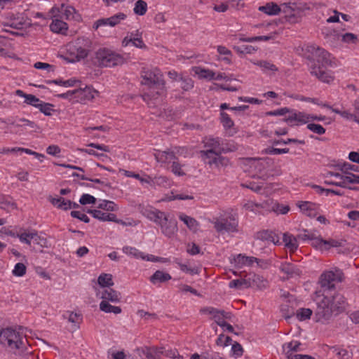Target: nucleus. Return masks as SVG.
Masks as SVG:
<instances>
[{
	"mask_svg": "<svg viewBox=\"0 0 359 359\" xmlns=\"http://www.w3.org/2000/svg\"><path fill=\"white\" fill-rule=\"evenodd\" d=\"M33 241L35 244L45 248H48L50 244L46 238L40 236L36 231H34Z\"/></svg>",
	"mask_w": 359,
	"mask_h": 359,
	"instance_id": "obj_40",
	"label": "nucleus"
},
{
	"mask_svg": "<svg viewBox=\"0 0 359 359\" xmlns=\"http://www.w3.org/2000/svg\"><path fill=\"white\" fill-rule=\"evenodd\" d=\"M348 184H359V175L353 173H347V177L345 179Z\"/></svg>",
	"mask_w": 359,
	"mask_h": 359,
	"instance_id": "obj_64",
	"label": "nucleus"
},
{
	"mask_svg": "<svg viewBox=\"0 0 359 359\" xmlns=\"http://www.w3.org/2000/svg\"><path fill=\"white\" fill-rule=\"evenodd\" d=\"M205 147H208L207 150H212L213 152L222 153L227 151H233L236 150V147L233 145L232 147L224 149L221 147L219 140L218 138H210L205 142Z\"/></svg>",
	"mask_w": 359,
	"mask_h": 359,
	"instance_id": "obj_15",
	"label": "nucleus"
},
{
	"mask_svg": "<svg viewBox=\"0 0 359 359\" xmlns=\"http://www.w3.org/2000/svg\"><path fill=\"white\" fill-rule=\"evenodd\" d=\"M100 309L102 311L105 313H113L115 314H118L121 312V309L119 306H112L109 302L102 301L100 304Z\"/></svg>",
	"mask_w": 359,
	"mask_h": 359,
	"instance_id": "obj_34",
	"label": "nucleus"
},
{
	"mask_svg": "<svg viewBox=\"0 0 359 359\" xmlns=\"http://www.w3.org/2000/svg\"><path fill=\"white\" fill-rule=\"evenodd\" d=\"M281 311L283 312V317L285 319H289L291 317L296 315V312L294 311V310L293 309H290V306L287 304H283L282 306Z\"/></svg>",
	"mask_w": 359,
	"mask_h": 359,
	"instance_id": "obj_48",
	"label": "nucleus"
},
{
	"mask_svg": "<svg viewBox=\"0 0 359 359\" xmlns=\"http://www.w3.org/2000/svg\"><path fill=\"white\" fill-rule=\"evenodd\" d=\"M200 312L203 314L210 315L212 319L219 325L222 323V316L220 314L221 310L215 309L214 307L208 306L201 309Z\"/></svg>",
	"mask_w": 359,
	"mask_h": 359,
	"instance_id": "obj_21",
	"label": "nucleus"
},
{
	"mask_svg": "<svg viewBox=\"0 0 359 359\" xmlns=\"http://www.w3.org/2000/svg\"><path fill=\"white\" fill-rule=\"evenodd\" d=\"M71 216L74 218H77V219H80L81 221L84 222L85 223H88L90 221L89 218L88 217V216L86 215H85L84 213H81L79 211H76V210L72 211Z\"/></svg>",
	"mask_w": 359,
	"mask_h": 359,
	"instance_id": "obj_58",
	"label": "nucleus"
},
{
	"mask_svg": "<svg viewBox=\"0 0 359 359\" xmlns=\"http://www.w3.org/2000/svg\"><path fill=\"white\" fill-rule=\"evenodd\" d=\"M126 18V15L123 13H119L110 18H102L95 21L93 25L95 30L98 31L99 34H104L106 32V27H115L118 25L122 20Z\"/></svg>",
	"mask_w": 359,
	"mask_h": 359,
	"instance_id": "obj_6",
	"label": "nucleus"
},
{
	"mask_svg": "<svg viewBox=\"0 0 359 359\" xmlns=\"http://www.w3.org/2000/svg\"><path fill=\"white\" fill-rule=\"evenodd\" d=\"M50 30L55 33L65 34L68 27L67 24L60 19L55 18L50 25Z\"/></svg>",
	"mask_w": 359,
	"mask_h": 359,
	"instance_id": "obj_22",
	"label": "nucleus"
},
{
	"mask_svg": "<svg viewBox=\"0 0 359 359\" xmlns=\"http://www.w3.org/2000/svg\"><path fill=\"white\" fill-rule=\"evenodd\" d=\"M161 232L168 237L172 236L177 231V222L166 217L160 225Z\"/></svg>",
	"mask_w": 359,
	"mask_h": 359,
	"instance_id": "obj_14",
	"label": "nucleus"
},
{
	"mask_svg": "<svg viewBox=\"0 0 359 359\" xmlns=\"http://www.w3.org/2000/svg\"><path fill=\"white\" fill-rule=\"evenodd\" d=\"M79 202L81 205L94 204L96 202V198L91 195L85 194L81 196Z\"/></svg>",
	"mask_w": 359,
	"mask_h": 359,
	"instance_id": "obj_55",
	"label": "nucleus"
},
{
	"mask_svg": "<svg viewBox=\"0 0 359 359\" xmlns=\"http://www.w3.org/2000/svg\"><path fill=\"white\" fill-rule=\"evenodd\" d=\"M306 54L310 61L311 73L323 82L329 83L332 81L334 76L327 69L328 66L332 65L330 54L324 49L314 46H309Z\"/></svg>",
	"mask_w": 359,
	"mask_h": 359,
	"instance_id": "obj_1",
	"label": "nucleus"
},
{
	"mask_svg": "<svg viewBox=\"0 0 359 359\" xmlns=\"http://www.w3.org/2000/svg\"><path fill=\"white\" fill-rule=\"evenodd\" d=\"M95 63L101 67H114L124 63V58L111 50L102 48L95 53Z\"/></svg>",
	"mask_w": 359,
	"mask_h": 359,
	"instance_id": "obj_3",
	"label": "nucleus"
},
{
	"mask_svg": "<svg viewBox=\"0 0 359 359\" xmlns=\"http://www.w3.org/2000/svg\"><path fill=\"white\" fill-rule=\"evenodd\" d=\"M121 293L112 288H107L102 292L101 298L102 301L111 302L117 303L120 302Z\"/></svg>",
	"mask_w": 359,
	"mask_h": 359,
	"instance_id": "obj_19",
	"label": "nucleus"
},
{
	"mask_svg": "<svg viewBox=\"0 0 359 359\" xmlns=\"http://www.w3.org/2000/svg\"><path fill=\"white\" fill-rule=\"evenodd\" d=\"M76 98H78L80 102L85 103L94 99L95 94H97L98 91L93 88L91 86H85V87L79 86L75 90Z\"/></svg>",
	"mask_w": 359,
	"mask_h": 359,
	"instance_id": "obj_13",
	"label": "nucleus"
},
{
	"mask_svg": "<svg viewBox=\"0 0 359 359\" xmlns=\"http://www.w3.org/2000/svg\"><path fill=\"white\" fill-rule=\"evenodd\" d=\"M249 287H250V281L244 278L233 280L229 283V287L231 288L241 290Z\"/></svg>",
	"mask_w": 359,
	"mask_h": 359,
	"instance_id": "obj_36",
	"label": "nucleus"
},
{
	"mask_svg": "<svg viewBox=\"0 0 359 359\" xmlns=\"http://www.w3.org/2000/svg\"><path fill=\"white\" fill-rule=\"evenodd\" d=\"M179 218L187 225L189 230L192 231L193 232L197 231L199 223L194 218L187 216L184 214H181L179 216Z\"/></svg>",
	"mask_w": 359,
	"mask_h": 359,
	"instance_id": "obj_27",
	"label": "nucleus"
},
{
	"mask_svg": "<svg viewBox=\"0 0 359 359\" xmlns=\"http://www.w3.org/2000/svg\"><path fill=\"white\" fill-rule=\"evenodd\" d=\"M0 343L11 349H20L22 345L20 334L10 327L0 331Z\"/></svg>",
	"mask_w": 359,
	"mask_h": 359,
	"instance_id": "obj_4",
	"label": "nucleus"
},
{
	"mask_svg": "<svg viewBox=\"0 0 359 359\" xmlns=\"http://www.w3.org/2000/svg\"><path fill=\"white\" fill-rule=\"evenodd\" d=\"M187 252L192 255H197L200 253V248L196 243H192L188 245Z\"/></svg>",
	"mask_w": 359,
	"mask_h": 359,
	"instance_id": "obj_63",
	"label": "nucleus"
},
{
	"mask_svg": "<svg viewBox=\"0 0 359 359\" xmlns=\"http://www.w3.org/2000/svg\"><path fill=\"white\" fill-rule=\"evenodd\" d=\"M171 169L172 172L175 175H177L179 176L185 175V173L182 170V165L178 162L173 161Z\"/></svg>",
	"mask_w": 359,
	"mask_h": 359,
	"instance_id": "obj_60",
	"label": "nucleus"
},
{
	"mask_svg": "<svg viewBox=\"0 0 359 359\" xmlns=\"http://www.w3.org/2000/svg\"><path fill=\"white\" fill-rule=\"evenodd\" d=\"M87 212L91 214L93 216V217L99 220L106 221V215L107 213L102 212V211L97 210H88Z\"/></svg>",
	"mask_w": 359,
	"mask_h": 359,
	"instance_id": "obj_56",
	"label": "nucleus"
},
{
	"mask_svg": "<svg viewBox=\"0 0 359 359\" xmlns=\"http://www.w3.org/2000/svg\"><path fill=\"white\" fill-rule=\"evenodd\" d=\"M328 175L334 176L337 179L335 186H338L343 188H347L349 189H355V188L349 187L348 185V182L345 180V179L347 177V175H341L339 172L329 171L327 172V176Z\"/></svg>",
	"mask_w": 359,
	"mask_h": 359,
	"instance_id": "obj_23",
	"label": "nucleus"
},
{
	"mask_svg": "<svg viewBox=\"0 0 359 359\" xmlns=\"http://www.w3.org/2000/svg\"><path fill=\"white\" fill-rule=\"evenodd\" d=\"M255 262L259 264L262 261L254 257H247L242 255H238L235 259L236 264L239 268L243 265L251 266Z\"/></svg>",
	"mask_w": 359,
	"mask_h": 359,
	"instance_id": "obj_24",
	"label": "nucleus"
},
{
	"mask_svg": "<svg viewBox=\"0 0 359 359\" xmlns=\"http://www.w3.org/2000/svg\"><path fill=\"white\" fill-rule=\"evenodd\" d=\"M82 41L83 43L81 42L80 39H78L75 45H69L68 50L77 61L86 57L90 50L91 42L88 39H82Z\"/></svg>",
	"mask_w": 359,
	"mask_h": 359,
	"instance_id": "obj_7",
	"label": "nucleus"
},
{
	"mask_svg": "<svg viewBox=\"0 0 359 359\" xmlns=\"http://www.w3.org/2000/svg\"><path fill=\"white\" fill-rule=\"evenodd\" d=\"M147 11V4L143 0L136 1L134 7V13L139 15H144Z\"/></svg>",
	"mask_w": 359,
	"mask_h": 359,
	"instance_id": "obj_38",
	"label": "nucleus"
},
{
	"mask_svg": "<svg viewBox=\"0 0 359 359\" xmlns=\"http://www.w3.org/2000/svg\"><path fill=\"white\" fill-rule=\"evenodd\" d=\"M154 348L151 347H143L137 348L136 352L139 356L144 355L147 359H158L156 355L154 354Z\"/></svg>",
	"mask_w": 359,
	"mask_h": 359,
	"instance_id": "obj_37",
	"label": "nucleus"
},
{
	"mask_svg": "<svg viewBox=\"0 0 359 359\" xmlns=\"http://www.w3.org/2000/svg\"><path fill=\"white\" fill-rule=\"evenodd\" d=\"M233 353L236 356H241L243 353V348L238 342H234L231 348Z\"/></svg>",
	"mask_w": 359,
	"mask_h": 359,
	"instance_id": "obj_62",
	"label": "nucleus"
},
{
	"mask_svg": "<svg viewBox=\"0 0 359 359\" xmlns=\"http://www.w3.org/2000/svg\"><path fill=\"white\" fill-rule=\"evenodd\" d=\"M170 279H171V276L169 273H165L160 270L156 271L150 277V281L154 284L156 283L157 282L164 283Z\"/></svg>",
	"mask_w": 359,
	"mask_h": 359,
	"instance_id": "obj_28",
	"label": "nucleus"
},
{
	"mask_svg": "<svg viewBox=\"0 0 359 359\" xmlns=\"http://www.w3.org/2000/svg\"><path fill=\"white\" fill-rule=\"evenodd\" d=\"M46 151L50 155L57 156L61 152V149L57 145L53 144L47 147Z\"/></svg>",
	"mask_w": 359,
	"mask_h": 359,
	"instance_id": "obj_61",
	"label": "nucleus"
},
{
	"mask_svg": "<svg viewBox=\"0 0 359 359\" xmlns=\"http://www.w3.org/2000/svg\"><path fill=\"white\" fill-rule=\"evenodd\" d=\"M9 26L12 28L16 29H21L24 27H30L32 26L31 22H28L26 20H24L23 18L17 22H13Z\"/></svg>",
	"mask_w": 359,
	"mask_h": 359,
	"instance_id": "obj_50",
	"label": "nucleus"
},
{
	"mask_svg": "<svg viewBox=\"0 0 359 359\" xmlns=\"http://www.w3.org/2000/svg\"><path fill=\"white\" fill-rule=\"evenodd\" d=\"M279 269L286 275L285 278H290L294 276H299L301 273L300 270L295 265L289 262L282 263Z\"/></svg>",
	"mask_w": 359,
	"mask_h": 359,
	"instance_id": "obj_18",
	"label": "nucleus"
},
{
	"mask_svg": "<svg viewBox=\"0 0 359 359\" xmlns=\"http://www.w3.org/2000/svg\"><path fill=\"white\" fill-rule=\"evenodd\" d=\"M26 266L23 263H18L13 270V273L15 276H22L26 273Z\"/></svg>",
	"mask_w": 359,
	"mask_h": 359,
	"instance_id": "obj_47",
	"label": "nucleus"
},
{
	"mask_svg": "<svg viewBox=\"0 0 359 359\" xmlns=\"http://www.w3.org/2000/svg\"><path fill=\"white\" fill-rule=\"evenodd\" d=\"M238 222L233 217L221 219H217L214 222V227L217 232H237L238 231Z\"/></svg>",
	"mask_w": 359,
	"mask_h": 359,
	"instance_id": "obj_11",
	"label": "nucleus"
},
{
	"mask_svg": "<svg viewBox=\"0 0 359 359\" xmlns=\"http://www.w3.org/2000/svg\"><path fill=\"white\" fill-rule=\"evenodd\" d=\"M336 167L338 168L339 170H341L342 172H344L346 175H347V173H350L348 172L349 170H354V171L358 170H357L358 167L356 165H351L348 163H344L341 165L338 164L336 165Z\"/></svg>",
	"mask_w": 359,
	"mask_h": 359,
	"instance_id": "obj_46",
	"label": "nucleus"
},
{
	"mask_svg": "<svg viewBox=\"0 0 359 359\" xmlns=\"http://www.w3.org/2000/svg\"><path fill=\"white\" fill-rule=\"evenodd\" d=\"M283 239L285 247L287 248L291 252H294L297 249V237L295 238L292 235L285 233L283 234Z\"/></svg>",
	"mask_w": 359,
	"mask_h": 359,
	"instance_id": "obj_26",
	"label": "nucleus"
},
{
	"mask_svg": "<svg viewBox=\"0 0 359 359\" xmlns=\"http://www.w3.org/2000/svg\"><path fill=\"white\" fill-rule=\"evenodd\" d=\"M123 251L125 253H126V254H129V255H133L135 258L140 257L142 259H146L145 255L143 252H140L138 250H137L135 248L125 247V248H123Z\"/></svg>",
	"mask_w": 359,
	"mask_h": 359,
	"instance_id": "obj_42",
	"label": "nucleus"
},
{
	"mask_svg": "<svg viewBox=\"0 0 359 359\" xmlns=\"http://www.w3.org/2000/svg\"><path fill=\"white\" fill-rule=\"evenodd\" d=\"M176 87L181 88L184 91H188L194 87V81L190 78L180 76L177 79Z\"/></svg>",
	"mask_w": 359,
	"mask_h": 359,
	"instance_id": "obj_32",
	"label": "nucleus"
},
{
	"mask_svg": "<svg viewBox=\"0 0 359 359\" xmlns=\"http://www.w3.org/2000/svg\"><path fill=\"white\" fill-rule=\"evenodd\" d=\"M255 238L257 240L262 241H266L267 243H273V244H278L279 243V237L278 235H276L274 232L269 231V230H262L260 231H258L256 234Z\"/></svg>",
	"mask_w": 359,
	"mask_h": 359,
	"instance_id": "obj_16",
	"label": "nucleus"
},
{
	"mask_svg": "<svg viewBox=\"0 0 359 359\" xmlns=\"http://www.w3.org/2000/svg\"><path fill=\"white\" fill-rule=\"evenodd\" d=\"M243 208L245 210L251 212L252 215H256L260 212L259 210L262 208L263 206L262 204L255 203L252 201H248L243 205Z\"/></svg>",
	"mask_w": 359,
	"mask_h": 359,
	"instance_id": "obj_39",
	"label": "nucleus"
},
{
	"mask_svg": "<svg viewBox=\"0 0 359 359\" xmlns=\"http://www.w3.org/2000/svg\"><path fill=\"white\" fill-rule=\"evenodd\" d=\"M276 116H283L288 113V116L284 118V121L290 126L306 123H308L309 119V116L307 114L303 112H294L287 107L279 109L276 110Z\"/></svg>",
	"mask_w": 359,
	"mask_h": 359,
	"instance_id": "obj_5",
	"label": "nucleus"
},
{
	"mask_svg": "<svg viewBox=\"0 0 359 359\" xmlns=\"http://www.w3.org/2000/svg\"><path fill=\"white\" fill-rule=\"evenodd\" d=\"M323 296L330 301V306L334 311L335 315H338L345 311L348 303L341 293L334 292L333 294L330 292Z\"/></svg>",
	"mask_w": 359,
	"mask_h": 359,
	"instance_id": "obj_8",
	"label": "nucleus"
},
{
	"mask_svg": "<svg viewBox=\"0 0 359 359\" xmlns=\"http://www.w3.org/2000/svg\"><path fill=\"white\" fill-rule=\"evenodd\" d=\"M317 321L325 322L331 319L334 311L330 306V301L323 296V298L317 302V308L315 311Z\"/></svg>",
	"mask_w": 359,
	"mask_h": 359,
	"instance_id": "obj_9",
	"label": "nucleus"
},
{
	"mask_svg": "<svg viewBox=\"0 0 359 359\" xmlns=\"http://www.w3.org/2000/svg\"><path fill=\"white\" fill-rule=\"evenodd\" d=\"M69 322L72 323H81L82 321V317L80 313L70 312L68 317Z\"/></svg>",
	"mask_w": 359,
	"mask_h": 359,
	"instance_id": "obj_59",
	"label": "nucleus"
},
{
	"mask_svg": "<svg viewBox=\"0 0 359 359\" xmlns=\"http://www.w3.org/2000/svg\"><path fill=\"white\" fill-rule=\"evenodd\" d=\"M335 280L336 275L332 271H326L320 276L319 283L322 288V295L332 292L334 288V282Z\"/></svg>",
	"mask_w": 359,
	"mask_h": 359,
	"instance_id": "obj_12",
	"label": "nucleus"
},
{
	"mask_svg": "<svg viewBox=\"0 0 359 359\" xmlns=\"http://www.w3.org/2000/svg\"><path fill=\"white\" fill-rule=\"evenodd\" d=\"M97 208L107 211L117 210L116 204L113 201H103L102 203L99 204Z\"/></svg>",
	"mask_w": 359,
	"mask_h": 359,
	"instance_id": "obj_44",
	"label": "nucleus"
},
{
	"mask_svg": "<svg viewBox=\"0 0 359 359\" xmlns=\"http://www.w3.org/2000/svg\"><path fill=\"white\" fill-rule=\"evenodd\" d=\"M221 121L225 128H230L233 126V121L231 119L229 116L225 113H221Z\"/></svg>",
	"mask_w": 359,
	"mask_h": 359,
	"instance_id": "obj_54",
	"label": "nucleus"
},
{
	"mask_svg": "<svg viewBox=\"0 0 359 359\" xmlns=\"http://www.w3.org/2000/svg\"><path fill=\"white\" fill-rule=\"evenodd\" d=\"M142 84L146 86L142 97L147 99H156L165 93V81L163 74L158 69L144 71L142 73Z\"/></svg>",
	"mask_w": 359,
	"mask_h": 359,
	"instance_id": "obj_2",
	"label": "nucleus"
},
{
	"mask_svg": "<svg viewBox=\"0 0 359 359\" xmlns=\"http://www.w3.org/2000/svg\"><path fill=\"white\" fill-rule=\"evenodd\" d=\"M145 215L148 219L154 222L158 225L162 224L163 219H165L166 217L168 215L164 212L160 211L158 210H146Z\"/></svg>",
	"mask_w": 359,
	"mask_h": 359,
	"instance_id": "obj_20",
	"label": "nucleus"
},
{
	"mask_svg": "<svg viewBox=\"0 0 359 359\" xmlns=\"http://www.w3.org/2000/svg\"><path fill=\"white\" fill-rule=\"evenodd\" d=\"M50 201L51 203L56 206L57 208L67 210L70 208H77L79 207V205L76 203L72 202L71 201H66L62 197L58 198H50Z\"/></svg>",
	"mask_w": 359,
	"mask_h": 359,
	"instance_id": "obj_17",
	"label": "nucleus"
},
{
	"mask_svg": "<svg viewBox=\"0 0 359 359\" xmlns=\"http://www.w3.org/2000/svg\"><path fill=\"white\" fill-rule=\"evenodd\" d=\"M139 36H140V35L138 34V31H137L136 34L131 33V39H133L131 43L135 47L142 48L145 47V45L141 38L139 37Z\"/></svg>",
	"mask_w": 359,
	"mask_h": 359,
	"instance_id": "obj_49",
	"label": "nucleus"
},
{
	"mask_svg": "<svg viewBox=\"0 0 359 359\" xmlns=\"http://www.w3.org/2000/svg\"><path fill=\"white\" fill-rule=\"evenodd\" d=\"M155 158L158 162L167 163L177 158L173 151H159L154 154Z\"/></svg>",
	"mask_w": 359,
	"mask_h": 359,
	"instance_id": "obj_25",
	"label": "nucleus"
},
{
	"mask_svg": "<svg viewBox=\"0 0 359 359\" xmlns=\"http://www.w3.org/2000/svg\"><path fill=\"white\" fill-rule=\"evenodd\" d=\"M98 284L103 287L110 288L111 286L114 285L112 280V276L108 273H102L97 279Z\"/></svg>",
	"mask_w": 359,
	"mask_h": 359,
	"instance_id": "obj_35",
	"label": "nucleus"
},
{
	"mask_svg": "<svg viewBox=\"0 0 359 359\" xmlns=\"http://www.w3.org/2000/svg\"><path fill=\"white\" fill-rule=\"evenodd\" d=\"M255 64L263 69L270 70L272 72H276L278 70V68L276 67L275 65L265 60L259 61Z\"/></svg>",
	"mask_w": 359,
	"mask_h": 359,
	"instance_id": "obj_53",
	"label": "nucleus"
},
{
	"mask_svg": "<svg viewBox=\"0 0 359 359\" xmlns=\"http://www.w3.org/2000/svg\"><path fill=\"white\" fill-rule=\"evenodd\" d=\"M18 238L20 241L22 243H25L27 245L31 244V241H33L34 238V232L27 233L24 232L18 235Z\"/></svg>",
	"mask_w": 359,
	"mask_h": 359,
	"instance_id": "obj_52",
	"label": "nucleus"
},
{
	"mask_svg": "<svg viewBox=\"0 0 359 359\" xmlns=\"http://www.w3.org/2000/svg\"><path fill=\"white\" fill-rule=\"evenodd\" d=\"M201 156L208 159L210 165H215L216 168L226 167L229 163V158L221 156V153L213 152L212 150L201 151Z\"/></svg>",
	"mask_w": 359,
	"mask_h": 359,
	"instance_id": "obj_10",
	"label": "nucleus"
},
{
	"mask_svg": "<svg viewBox=\"0 0 359 359\" xmlns=\"http://www.w3.org/2000/svg\"><path fill=\"white\" fill-rule=\"evenodd\" d=\"M259 10L270 15H277L281 11L280 7L273 2L267 3L265 6H260Z\"/></svg>",
	"mask_w": 359,
	"mask_h": 359,
	"instance_id": "obj_30",
	"label": "nucleus"
},
{
	"mask_svg": "<svg viewBox=\"0 0 359 359\" xmlns=\"http://www.w3.org/2000/svg\"><path fill=\"white\" fill-rule=\"evenodd\" d=\"M53 105L49 103H45L40 101L39 104H37V108L46 116L51 115V111H53Z\"/></svg>",
	"mask_w": 359,
	"mask_h": 359,
	"instance_id": "obj_45",
	"label": "nucleus"
},
{
	"mask_svg": "<svg viewBox=\"0 0 359 359\" xmlns=\"http://www.w3.org/2000/svg\"><path fill=\"white\" fill-rule=\"evenodd\" d=\"M307 128L318 135H323L325 133V129L320 124L309 123Z\"/></svg>",
	"mask_w": 359,
	"mask_h": 359,
	"instance_id": "obj_51",
	"label": "nucleus"
},
{
	"mask_svg": "<svg viewBox=\"0 0 359 359\" xmlns=\"http://www.w3.org/2000/svg\"><path fill=\"white\" fill-rule=\"evenodd\" d=\"M332 111H334L336 114H340L344 118L353 120L354 121L358 123V117L356 116V113L355 110L353 113H349L347 111H340L337 109H332Z\"/></svg>",
	"mask_w": 359,
	"mask_h": 359,
	"instance_id": "obj_43",
	"label": "nucleus"
},
{
	"mask_svg": "<svg viewBox=\"0 0 359 359\" xmlns=\"http://www.w3.org/2000/svg\"><path fill=\"white\" fill-rule=\"evenodd\" d=\"M238 53H252L256 50V49L252 46H243L242 47L234 46L233 48Z\"/></svg>",
	"mask_w": 359,
	"mask_h": 359,
	"instance_id": "obj_57",
	"label": "nucleus"
},
{
	"mask_svg": "<svg viewBox=\"0 0 359 359\" xmlns=\"http://www.w3.org/2000/svg\"><path fill=\"white\" fill-rule=\"evenodd\" d=\"M194 71L199 78L206 79L208 80L215 79V73L212 70L203 69L200 67H196L194 68Z\"/></svg>",
	"mask_w": 359,
	"mask_h": 359,
	"instance_id": "obj_31",
	"label": "nucleus"
},
{
	"mask_svg": "<svg viewBox=\"0 0 359 359\" xmlns=\"http://www.w3.org/2000/svg\"><path fill=\"white\" fill-rule=\"evenodd\" d=\"M312 314V311L310 309H299L296 311L297 318L299 320H305L310 318Z\"/></svg>",
	"mask_w": 359,
	"mask_h": 359,
	"instance_id": "obj_41",
	"label": "nucleus"
},
{
	"mask_svg": "<svg viewBox=\"0 0 359 359\" xmlns=\"http://www.w3.org/2000/svg\"><path fill=\"white\" fill-rule=\"evenodd\" d=\"M16 95L24 97L25 102L31 104L34 107H37V104H39L40 100L39 98H37L35 95H31V94H26L21 90H17L15 92Z\"/></svg>",
	"mask_w": 359,
	"mask_h": 359,
	"instance_id": "obj_29",
	"label": "nucleus"
},
{
	"mask_svg": "<svg viewBox=\"0 0 359 359\" xmlns=\"http://www.w3.org/2000/svg\"><path fill=\"white\" fill-rule=\"evenodd\" d=\"M19 122L20 123L16 124L17 127H23L27 126L29 127L32 132L34 133H40L41 128L39 125H37L35 122L32 121L30 120L26 119L25 118H21L19 119Z\"/></svg>",
	"mask_w": 359,
	"mask_h": 359,
	"instance_id": "obj_33",
	"label": "nucleus"
}]
</instances>
